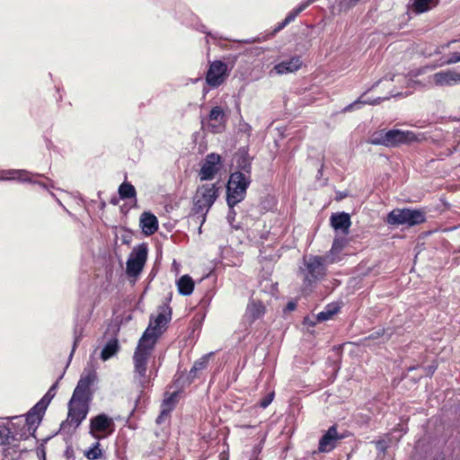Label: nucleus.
<instances>
[{
  "instance_id": "1",
  "label": "nucleus",
  "mask_w": 460,
  "mask_h": 460,
  "mask_svg": "<svg viewBox=\"0 0 460 460\" xmlns=\"http://www.w3.org/2000/svg\"><path fill=\"white\" fill-rule=\"evenodd\" d=\"M94 374L92 373L82 376L68 402L66 420L75 428L79 427L89 412V404L92 400L91 385L94 381Z\"/></svg>"
},
{
  "instance_id": "2",
  "label": "nucleus",
  "mask_w": 460,
  "mask_h": 460,
  "mask_svg": "<svg viewBox=\"0 0 460 460\" xmlns=\"http://www.w3.org/2000/svg\"><path fill=\"white\" fill-rule=\"evenodd\" d=\"M218 197V188L215 183H206L199 186L193 197V208L190 220L195 224L199 223V233L206 220V216Z\"/></svg>"
},
{
  "instance_id": "3",
  "label": "nucleus",
  "mask_w": 460,
  "mask_h": 460,
  "mask_svg": "<svg viewBox=\"0 0 460 460\" xmlns=\"http://www.w3.org/2000/svg\"><path fill=\"white\" fill-rule=\"evenodd\" d=\"M336 261L337 259L331 258L330 254L305 256L304 268H301L304 288L311 289L314 284L323 279L326 276L327 267Z\"/></svg>"
},
{
  "instance_id": "4",
  "label": "nucleus",
  "mask_w": 460,
  "mask_h": 460,
  "mask_svg": "<svg viewBox=\"0 0 460 460\" xmlns=\"http://www.w3.org/2000/svg\"><path fill=\"white\" fill-rule=\"evenodd\" d=\"M149 333L148 331L142 335L133 356L134 380L142 388L148 386L150 384L149 376L146 375V365L154 348V341L148 338Z\"/></svg>"
},
{
  "instance_id": "5",
  "label": "nucleus",
  "mask_w": 460,
  "mask_h": 460,
  "mask_svg": "<svg viewBox=\"0 0 460 460\" xmlns=\"http://www.w3.org/2000/svg\"><path fill=\"white\" fill-rule=\"evenodd\" d=\"M251 183L249 172L247 174L241 172L231 173L226 186V202L228 207H234L243 201L246 196V190Z\"/></svg>"
},
{
  "instance_id": "6",
  "label": "nucleus",
  "mask_w": 460,
  "mask_h": 460,
  "mask_svg": "<svg viewBox=\"0 0 460 460\" xmlns=\"http://www.w3.org/2000/svg\"><path fill=\"white\" fill-rule=\"evenodd\" d=\"M426 221V213L422 209L394 208L386 217V223L393 226L406 225L413 226Z\"/></svg>"
},
{
  "instance_id": "7",
  "label": "nucleus",
  "mask_w": 460,
  "mask_h": 460,
  "mask_svg": "<svg viewBox=\"0 0 460 460\" xmlns=\"http://www.w3.org/2000/svg\"><path fill=\"white\" fill-rule=\"evenodd\" d=\"M12 420H15L13 421V431L18 437V442H20L22 439H27L29 437L33 436L37 426L42 420V416L31 409L25 418L16 416L13 417Z\"/></svg>"
},
{
  "instance_id": "8",
  "label": "nucleus",
  "mask_w": 460,
  "mask_h": 460,
  "mask_svg": "<svg viewBox=\"0 0 460 460\" xmlns=\"http://www.w3.org/2000/svg\"><path fill=\"white\" fill-rule=\"evenodd\" d=\"M114 430V420L105 413H100L90 419L89 434L97 440L109 438Z\"/></svg>"
},
{
  "instance_id": "9",
  "label": "nucleus",
  "mask_w": 460,
  "mask_h": 460,
  "mask_svg": "<svg viewBox=\"0 0 460 460\" xmlns=\"http://www.w3.org/2000/svg\"><path fill=\"white\" fill-rule=\"evenodd\" d=\"M148 249L146 243L138 244L131 251L126 265V272L128 277L136 278L143 270L147 260Z\"/></svg>"
},
{
  "instance_id": "10",
  "label": "nucleus",
  "mask_w": 460,
  "mask_h": 460,
  "mask_svg": "<svg viewBox=\"0 0 460 460\" xmlns=\"http://www.w3.org/2000/svg\"><path fill=\"white\" fill-rule=\"evenodd\" d=\"M221 167V157L215 153L208 154L199 170V176L201 181L214 179Z\"/></svg>"
},
{
  "instance_id": "11",
  "label": "nucleus",
  "mask_w": 460,
  "mask_h": 460,
  "mask_svg": "<svg viewBox=\"0 0 460 460\" xmlns=\"http://www.w3.org/2000/svg\"><path fill=\"white\" fill-rule=\"evenodd\" d=\"M227 66L222 61L210 64L206 75V82L211 87H218L226 79Z\"/></svg>"
},
{
  "instance_id": "12",
  "label": "nucleus",
  "mask_w": 460,
  "mask_h": 460,
  "mask_svg": "<svg viewBox=\"0 0 460 460\" xmlns=\"http://www.w3.org/2000/svg\"><path fill=\"white\" fill-rule=\"evenodd\" d=\"M343 438L344 436L339 434L337 427L332 425L320 438L318 451L321 453H329L336 447L338 441Z\"/></svg>"
},
{
  "instance_id": "13",
  "label": "nucleus",
  "mask_w": 460,
  "mask_h": 460,
  "mask_svg": "<svg viewBox=\"0 0 460 460\" xmlns=\"http://www.w3.org/2000/svg\"><path fill=\"white\" fill-rule=\"evenodd\" d=\"M437 86H451L460 83V66L456 70H445L430 76Z\"/></svg>"
},
{
  "instance_id": "14",
  "label": "nucleus",
  "mask_w": 460,
  "mask_h": 460,
  "mask_svg": "<svg viewBox=\"0 0 460 460\" xmlns=\"http://www.w3.org/2000/svg\"><path fill=\"white\" fill-rule=\"evenodd\" d=\"M17 435L13 431V421L0 423V444L4 447H15L18 445Z\"/></svg>"
},
{
  "instance_id": "15",
  "label": "nucleus",
  "mask_w": 460,
  "mask_h": 460,
  "mask_svg": "<svg viewBox=\"0 0 460 460\" xmlns=\"http://www.w3.org/2000/svg\"><path fill=\"white\" fill-rule=\"evenodd\" d=\"M170 318H168L164 313H159L157 316L152 321L143 334H146L149 331V339H152L154 344L156 341V338L162 333V329L167 324Z\"/></svg>"
},
{
  "instance_id": "16",
  "label": "nucleus",
  "mask_w": 460,
  "mask_h": 460,
  "mask_svg": "<svg viewBox=\"0 0 460 460\" xmlns=\"http://www.w3.org/2000/svg\"><path fill=\"white\" fill-rule=\"evenodd\" d=\"M302 66V61L299 57H293L288 60L282 61L274 66L273 69L270 72L271 75L275 73L277 75H284L293 73L298 70Z\"/></svg>"
},
{
  "instance_id": "17",
  "label": "nucleus",
  "mask_w": 460,
  "mask_h": 460,
  "mask_svg": "<svg viewBox=\"0 0 460 460\" xmlns=\"http://www.w3.org/2000/svg\"><path fill=\"white\" fill-rule=\"evenodd\" d=\"M265 314V307L261 301L251 299L247 305L244 317L249 321L250 324L257 319L262 317Z\"/></svg>"
},
{
  "instance_id": "18",
  "label": "nucleus",
  "mask_w": 460,
  "mask_h": 460,
  "mask_svg": "<svg viewBox=\"0 0 460 460\" xmlns=\"http://www.w3.org/2000/svg\"><path fill=\"white\" fill-rule=\"evenodd\" d=\"M58 381L53 384L46 394L31 408L33 411H36L43 417L49 404L56 395V390L58 388Z\"/></svg>"
},
{
  "instance_id": "19",
  "label": "nucleus",
  "mask_w": 460,
  "mask_h": 460,
  "mask_svg": "<svg viewBox=\"0 0 460 460\" xmlns=\"http://www.w3.org/2000/svg\"><path fill=\"white\" fill-rule=\"evenodd\" d=\"M140 226L146 235H151L158 229V220L150 212H144L140 217Z\"/></svg>"
},
{
  "instance_id": "20",
  "label": "nucleus",
  "mask_w": 460,
  "mask_h": 460,
  "mask_svg": "<svg viewBox=\"0 0 460 460\" xmlns=\"http://www.w3.org/2000/svg\"><path fill=\"white\" fill-rule=\"evenodd\" d=\"M177 394H171L167 398H165L161 405V412L159 416L156 418V423L161 424L164 421V420L169 416L171 411L173 410L176 402Z\"/></svg>"
},
{
  "instance_id": "21",
  "label": "nucleus",
  "mask_w": 460,
  "mask_h": 460,
  "mask_svg": "<svg viewBox=\"0 0 460 460\" xmlns=\"http://www.w3.org/2000/svg\"><path fill=\"white\" fill-rule=\"evenodd\" d=\"M331 225L335 230H341L343 233H348L351 225L350 217L347 213L333 214L331 217Z\"/></svg>"
},
{
  "instance_id": "22",
  "label": "nucleus",
  "mask_w": 460,
  "mask_h": 460,
  "mask_svg": "<svg viewBox=\"0 0 460 460\" xmlns=\"http://www.w3.org/2000/svg\"><path fill=\"white\" fill-rule=\"evenodd\" d=\"M208 119L217 122V124L209 123L208 126L211 128V132L218 133L220 131V126L225 122V113L222 108L219 106L213 107L209 112Z\"/></svg>"
},
{
  "instance_id": "23",
  "label": "nucleus",
  "mask_w": 460,
  "mask_h": 460,
  "mask_svg": "<svg viewBox=\"0 0 460 460\" xmlns=\"http://www.w3.org/2000/svg\"><path fill=\"white\" fill-rule=\"evenodd\" d=\"M419 140V136L412 131L394 129V147L403 144L417 142Z\"/></svg>"
},
{
  "instance_id": "24",
  "label": "nucleus",
  "mask_w": 460,
  "mask_h": 460,
  "mask_svg": "<svg viewBox=\"0 0 460 460\" xmlns=\"http://www.w3.org/2000/svg\"><path fill=\"white\" fill-rule=\"evenodd\" d=\"M2 180H18L20 181H32L31 173L25 170H8L1 172Z\"/></svg>"
},
{
  "instance_id": "25",
  "label": "nucleus",
  "mask_w": 460,
  "mask_h": 460,
  "mask_svg": "<svg viewBox=\"0 0 460 460\" xmlns=\"http://www.w3.org/2000/svg\"><path fill=\"white\" fill-rule=\"evenodd\" d=\"M389 97L385 98H376L374 100L365 99V94L361 95L357 101L353 102L352 103L347 105L343 110L342 112H349L354 110L359 109L364 104H370V105H376L379 104L384 100H388Z\"/></svg>"
},
{
  "instance_id": "26",
  "label": "nucleus",
  "mask_w": 460,
  "mask_h": 460,
  "mask_svg": "<svg viewBox=\"0 0 460 460\" xmlns=\"http://www.w3.org/2000/svg\"><path fill=\"white\" fill-rule=\"evenodd\" d=\"M438 4V0H412L411 9L420 14L426 13Z\"/></svg>"
},
{
  "instance_id": "27",
  "label": "nucleus",
  "mask_w": 460,
  "mask_h": 460,
  "mask_svg": "<svg viewBox=\"0 0 460 460\" xmlns=\"http://www.w3.org/2000/svg\"><path fill=\"white\" fill-rule=\"evenodd\" d=\"M178 292L181 296H190L194 289V281L189 275H183L176 282Z\"/></svg>"
},
{
  "instance_id": "28",
  "label": "nucleus",
  "mask_w": 460,
  "mask_h": 460,
  "mask_svg": "<svg viewBox=\"0 0 460 460\" xmlns=\"http://www.w3.org/2000/svg\"><path fill=\"white\" fill-rule=\"evenodd\" d=\"M209 354L204 355L197 360L190 371V377L194 379L199 376L200 372L207 368L208 364Z\"/></svg>"
},
{
  "instance_id": "29",
  "label": "nucleus",
  "mask_w": 460,
  "mask_h": 460,
  "mask_svg": "<svg viewBox=\"0 0 460 460\" xmlns=\"http://www.w3.org/2000/svg\"><path fill=\"white\" fill-rule=\"evenodd\" d=\"M119 350V344L116 339L110 340L102 350L101 358L102 360H108L113 357Z\"/></svg>"
},
{
  "instance_id": "30",
  "label": "nucleus",
  "mask_w": 460,
  "mask_h": 460,
  "mask_svg": "<svg viewBox=\"0 0 460 460\" xmlns=\"http://www.w3.org/2000/svg\"><path fill=\"white\" fill-rule=\"evenodd\" d=\"M367 142L371 145L386 147V130L381 129L371 133Z\"/></svg>"
},
{
  "instance_id": "31",
  "label": "nucleus",
  "mask_w": 460,
  "mask_h": 460,
  "mask_svg": "<svg viewBox=\"0 0 460 460\" xmlns=\"http://www.w3.org/2000/svg\"><path fill=\"white\" fill-rule=\"evenodd\" d=\"M119 194L122 199H135L137 197V191L135 187L129 182H123L119 187Z\"/></svg>"
},
{
  "instance_id": "32",
  "label": "nucleus",
  "mask_w": 460,
  "mask_h": 460,
  "mask_svg": "<svg viewBox=\"0 0 460 460\" xmlns=\"http://www.w3.org/2000/svg\"><path fill=\"white\" fill-rule=\"evenodd\" d=\"M84 456L89 460H99L103 457V451L101 448L99 440L95 442L90 448L84 451Z\"/></svg>"
},
{
  "instance_id": "33",
  "label": "nucleus",
  "mask_w": 460,
  "mask_h": 460,
  "mask_svg": "<svg viewBox=\"0 0 460 460\" xmlns=\"http://www.w3.org/2000/svg\"><path fill=\"white\" fill-rule=\"evenodd\" d=\"M339 311V306L335 305H328L325 309L317 314L319 322L327 321L331 319Z\"/></svg>"
},
{
  "instance_id": "34",
  "label": "nucleus",
  "mask_w": 460,
  "mask_h": 460,
  "mask_svg": "<svg viewBox=\"0 0 460 460\" xmlns=\"http://www.w3.org/2000/svg\"><path fill=\"white\" fill-rule=\"evenodd\" d=\"M305 9V5L302 4V3L296 7L295 8L294 10H292L291 12H289L288 13V15L286 16V18L284 19V21L288 24L290 23L291 22H293L296 17L300 13H302L304 10Z\"/></svg>"
},
{
  "instance_id": "35",
  "label": "nucleus",
  "mask_w": 460,
  "mask_h": 460,
  "mask_svg": "<svg viewBox=\"0 0 460 460\" xmlns=\"http://www.w3.org/2000/svg\"><path fill=\"white\" fill-rule=\"evenodd\" d=\"M305 9V5L302 4V3L296 7L295 8L294 10H292L291 12H289L288 13V15L286 16V18L284 19V21L288 24L290 23L291 22H293L296 17L300 13H302L304 10Z\"/></svg>"
},
{
  "instance_id": "36",
  "label": "nucleus",
  "mask_w": 460,
  "mask_h": 460,
  "mask_svg": "<svg viewBox=\"0 0 460 460\" xmlns=\"http://www.w3.org/2000/svg\"><path fill=\"white\" fill-rule=\"evenodd\" d=\"M83 334V329L81 327L75 326L74 330V343H73V349L72 352L70 354V358L72 357L74 351L75 350V348L77 347L79 341H81Z\"/></svg>"
},
{
  "instance_id": "37",
  "label": "nucleus",
  "mask_w": 460,
  "mask_h": 460,
  "mask_svg": "<svg viewBox=\"0 0 460 460\" xmlns=\"http://www.w3.org/2000/svg\"><path fill=\"white\" fill-rule=\"evenodd\" d=\"M342 243L339 240H334L331 251L327 253L331 255V258H335V255L342 250Z\"/></svg>"
},
{
  "instance_id": "38",
  "label": "nucleus",
  "mask_w": 460,
  "mask_h": 460,
  "mask_svg": "<svg viewBox=\"0 0 460 460\" xmlns=\"http://www.w3.org/2000/svg\"><path fill=\"white\" fill-rule=\"evenodd\" d=\"M273 398H274V392L269 393L264 398H262L260 401V402H259L260 407H261L262 409L267 408L273 401Z\"/></svg>"
},
{
  "instance_id": "39",
  "label": "nucleus",
  "mask_w": 460,
  "mask_h": 460,
  "mask_svg": "<svg viewBox=\"0 0 460 460\" xmlns=\"http://www.w3.org/2000/svg\"><path fill=\"white\" fill-rule=\"evenodd\" d=\"M386 147H394V129L386 130Z\"/></svg>"
},
{
  "instance_id": "40",
  "label": "nucleus",
  "mask_w": 460,
  "mask_h": 460,
  "mask_svg": "<svg viewBox=\"0 0 460 460\" xmlns=\"http://www.w3.org/2000/svg\"><path fill=\"white\" fill-rule=\"evenodd\" d=\"M460 61V53L459 52H456V53H453L450 58H448V59H447L445 61L446 64H454V63H457Z\"/></svg>"
},
{
  "instance_id": "41",
  "label": "nucleus",
  "mask_w": 460,
  "mask_h": 460,
  "mask_svg": "<svg viewBox=\"0 0 460 460\" xmlns=\"http://www.w3.org/2000/svg\"><path fill=\"white\" fill-rule=\"evenodd\" d=\"M234 207H229V211L227 214V220L230 224H232L235 218L236 212L234 208Z\"/></svg>"
},
{
  "instance_id": "42",
  "label": "nucleus",
  "mask_w": 460,
  "mask_h": 460,
  "mask_svg": "<svg viewBox=\"0 0 460 460\" xmlns=\"http://www.w3.org/2000/svg\"><path fill=\"white\" fill-rule=\"evenodd\" d=\"M376 448L377 450L381 453V454H385V451H386V446H385V441L383 440H378L376 443Z\"/></svg>"
},
{
  "instance_id": "43",
  "label": "nucleus",
  "mask_w": 460,
  "mask_h": 460,
  "mask_svg": "<svg viewBox=\"0 0 460 460\" xmlns=\"http://www.w3.org/2000/svg\"><path fill=\"white\" fill-rule=\"evenodd\" d=\"M64 456H66V460H72L75 459L74 457V451L71 447H67L64 453Z\"/></svg>"
},
{
  "instance_id": "44",
  "label": "nucleus",
  "mask_w": 460,
  "mask_h": 460,
  "mask_svg": "<svg viewBox=\"0 0 460 460\" xmlns=\"http://www.w3.org/2000/svg\"><path fill=\"white\" fill-rule=\"evenodd\" d=\"M260 452H261V449L254 447L252 452V456L249 460H259L258 456H259Z\"/></svg>"
},
{
  "instance_id": "45",
  "label": "nucleus",
  "mask_w": 460,
  "mask_h": 460,
  "mask_svg": "<svg viewBox=\"0 0 460 460\" xmlns=\"http://www.w3.org/2000/svg\"><path fill=\"white\" fill-rule=\"evenodd\" d=\"M383 333H384V331L383 330H379V331H376V332H373L367 339H376V338H379L381 335H383Z\"/></svg>"
},
{
  "instance_id": "46",
  "label": "nucleus",
  "mask_w": 460,
  "mask_h": 460,
  "mask_svg": "<svg viewBox=\"0 0 460 460\" xmlns=\"http://www.w3.org/2000/svg\"><path fill=\"white\" fill-rule=\"evenodd\" d=\"M288 25V23L283 20L281 22H279L277 27L274 29V32H278L279 31H281L282 29H284L286 26Z\"/></svg>"
},
{
  "instance_id": "47",
  "label": "nucleus",
  "mask_w": 460,
  "mask_h": 460,
  "mask_svg": "<svg viewBox=\"0 0 460 460\" xmlns=\"http://www.w3.org/2000/svg\"><path fill=\"white\" fill-rule=\"evenodd\" d=\"M296 305L294 302H289L287 305V310H288V311H293L296 309Z\"/></svg>"
},
{
  "instance_id": "48",
  "label": "nucleus",
  "mask_w": 460,
  "mask_h": 460,
  "mask_svg": "<svg viewBox=\"0 0 460 460\" xmlns=\"http://www.w3.org/2000/svg\"><path fill=\"white\" fill-rule=\"evenodd\" d=\"M315 1L316 0H304L302 2V4L305 5V7L306 8L307 6H309L311 4H313Z\"/></svg>"
},
{
  "instance_id": "49",
  "label": "nucleus",
  "mask_w": 460,
  "mask_h": 460,
  "mask_svg": "<svg viewBox=\"0 0 460 460\" xmlns=\"http://www.w3.org/2000/svg\"><path fill=\"white\" fill-rule=\"evenodd\" d=\"M203 31L204 33H206L208 36H210V37H212V38H214V39H217V36H216V35H213L212 33L208 32V31Z\"/></svg>"
},
{
  "instance_id": "50",
  "label": "nucleus",
  "mask_w": 460,
  "mask_h": 460,
  "mask_svg": "<svg viewBox=\"0 0 460 460\" xmlns=\"http://www.w3.org/2000/svg\"><path fill=\"white\" fill-rule=\"evenodd\" d=\"M255 40H244L245 43H251V42H254Z\"/></svg>"
},
{
  "instance_id": "51",
  "label": "nucleus",
  "mask_w": 460,
  "mask_h": 460,
  "mask_svg": "<svg viewBox=\"0 0 460 460\" xmlns=\"http://www.w3.org/2000/svg\"><path fill=\"white\" fill-rule=\"evenodd\" d=\"M40 186H42L43 188L46 187V185L44 183H41V182H38Z\"/></svg>"
},
{
  "instance_id": "52",
  "label": "nucleus",
  "mask_w": 460,
  "mask_h": 460,
  "mask_svg": "<svg viewBox=\"0 0 460 460\" xmlns=\"http://www.w3.org/2000/svg\"><path fill=\"white\" fill-rule=\"evenodd\" d=\"M440 459L443 460V457L438 456V457L435 458L434 460H440Z\"/></svg>"
},
{
  "instance_id": "53",
  "label": "nucleus",
  "mask_w": 460,
  "mask_h": 460,
  "mask_svg": "<svg viewBox=\"0 0 460 460\" xmlns=\"http://www.w3.org/2000/svg\"><path fill=\"white\" fill-rule=\"evenodd\" d=\"M72 460H75V459H72Z\"/></svg>"
},
{
  "instance_id": "54",
  "label": "nucleus",
  "mask_w": 460,
  "mask_h": 460,
  "mask_svg": "<svg viewBox=\"0 0 460 460\" xmlns=\"http://www.w3.org/2000/svg\"><path fill=\"white\" fill-rule=\"evenodd\" d=\"M441 460V459H440Z\"/></svg>"
}]
</instances>
